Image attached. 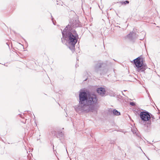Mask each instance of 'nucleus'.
<instances>
[{
  "instance_id": "obj_1",
  "label": "nucleus",
  "mask_w": 160,
  "mask_h": 160,
  "mask_svg": "<svg viewBox=\"0 0 160 160\" xmlns=\"http://www.w3.org/2000/svg\"><path fill=\"white\" fill-rule=\"evenodd\" d=\"M79 92V105L75 107L76 111L78 113L96 111L98 108L96 95L84 90Z\"/></svg>"
},
{
  "instance_id": "obj_2",
  "label": "nucleus",
  "mask_w": 160,
  "mask_h": 160,
  "mask_svg": "<svg viewBox=\"0 0 160 160\" xmlns=\"http://www.w3.org/2000/svg\"><path fill=\"white\" fill-rule=\"evenodd\" d=\"M63 38L67 41L69 45V48L72 51L75 50V45L77 43L78 35L75 29H72L69 25H67L62 31Z\"/></svg>"
},
{
  "instance_id": "obj_3",
  "label": "nucleus",
  "mask_w": 160,
  "mask_h": 160,
  "mask_svg": "<svg viewBox=\"0 0 160 160\" xmlns=\"http://www.w3.org/2000/svg\"><path fill=\"white\" fill-rule=\"evenodd\" d=\"M131 62L137 68V71L138 72H144L147 68V65L143 63V59L141 56L134 59Z\"/></svg>"
},
{
  "instance_id": "obj_4",
  "label": "nucleus",
  "mask_w": 160,
  "mask_h": 160,
  "mask_svg": "<svg viewBox=\"0 0 160 160\" xmlns=\"http://www.w3.org/2000/svg\"><path fill=\"white\" fill-rule=\"evenodd\" d=\"M151 114L146 110H143L141 111L139 116L142 121L144 122H148L147 124V127H149L151 124V121H150L151 119Z\"/></svg>"
},
{
  "instance_id": "obj_5",
  "label": "nucleus",
  "mask_w": 160,
  "mask_h": 160,
  "mask_svg": "<svg viewBox=\"0 0 160 160\" xmlns=\"http://www.w3.org/2000/svg\"><path fill=\"white\" fill-rule=\"evenodd\" d=\"M103 63L102 62H97L94 66V72L97 74H99L100 76L104 74V70L102 69Z\"/></svg>"
},
{
  "instance_id": "obj_6",
  "label": "nucleus",
  "mask_w": 160,
  "mask_h": 160,
  "mask_svg": "<svg viewBox=\"0 0 160 160\" xmlns=\"http://www.w3.org/2000/svg\"><path fill=\"white\" fill-rule=\"evenodd\" d=\"M138 35L136 33L133 32H130V33L127 35V38L131 41H133L137 38Z\"/></svg>"
},
{
  "instance_id": "obj_7",
  "label": "nucleus",
  "mask_w": 160,
  "mask_h": 160,
  "mask_svg": "<svg viewBox=\"0 0 160 160\" xmlns=\"http://www.w3.org/2000/svg\"><path fill=\"white\" fill-rule=\"evenodd\" d=\"M68 25H69L70 26L72 29H74V28L81 27V25L79 21H76L73 22L72 23L69 24Z\"/></svg>"
},
{
  "instance_id": "obj_8",
  "label": "nucleus",
  "mask_w": 160,
  "mask_h": 160,
  "mask_svg": "<svg viewBox=\"0 0 160 160\" xmlns=\"http://www.w3.org/2000/svg\"><path fill=\"white\" fill-rule=\"evenodd\" d=\"M97 92L101 96H103L106 93V90L104 88L100 87L97 89Z\"/></svg>"
},
{
  "instance_id": "obj_9",
  "label": "nucleus",
  "mask_w": 160,
  "mask_h": 160,
  "mask_svg": "<svg viewBox=\"0 0 160 160\" xmlns=\"http://www.w3.org/2000/svg\"><path fill=\"white\" fill-rule=\"evenodd\" d=\"M64 137V134L62 132L58 131V132L56 137L58 138H63Z\"/></svg>"
},
{
  "instance_id": "obj_10",
  "label": "nucleus",
  "mask_w": 160,
  "mask_h": 160,
  "mask_svg": "<svg viewBox=\"0 0 160 160\" xmlns=\"http://www.w3.org/2000/svg\"><path fill=\"white\" fill-rule=\"evenodd\" d=\"M129 1H120L119 2H117L118 3H120L122 5H125L127 4H128L129 3Z\"/></svg>"
},
{
  "instance_id": "obj_11",
  "label": "nucleus",
  "mask_w": 160,
  "mask_h": 160,
  "mask_svg": "<svg viewBox=\"0 0 160 160\" xmlns=\"http://www.w3.org/2000/svg\"><path fill=\"white\" fill-rule=\"evenodd\" d=\"M113 113L114 115L116 116H119L120 115V112L116 109L113 110Z\"/></svg>"
},
{
  "instance_id": "obj_12",
  "label": "nucleus",
  "mask_w": 160,
  "mask_h": 160,
  "mask_svg": "<svg viewBox=\"0 0 160 160\" xmlns=\"http://www.w3.org/2000/svg\"><path fill=\"white\" fill-rule=\"evenodd\" d=\"M51 134H52V135L53 136H56L57 135V132L55 131L54 130H52V131H51Z\"/></svg>"
},
{
  "instance_id": "obj_13",
  "label": "nucleus",
  "mask_w": 160,
  "mask_h": 160,
  "mask_svg": "<svg viewBox=\"0 0 160 160\" xmlns=\"http://www.w3.org/2000/svg\"><path fill=\"white\" fill-rule=\"evenodd\" d=\"M130 104L132 106H135V102H130Z\"/></svg>"
},
{
  "instance_id": "obj_14",
  "label": "nucleus",
  "mask_w": 160,
  "mask_h": 160,
  "mask_svg": "<svg viewBox=\"0 0 160 160\" xmlns=\"http://www.w3.org/2000/svg\"><path fill=\"white\" fill-rule=\"evenodd\" d=\"M115 142V141H112L110 142V143L111 144H114Z\"/></svg>"
},
{
  "instance_id": "obj_15",
  "label": "nucleus",
  "mask_w": 160,
  "mask_h": 160,
  "mask_svg": "<svg viewBox=\"0 0 160 160\" xmlns=\"http://www.w3.org/2000/svg\"><path fill=\"white\" fill-rule=\"evenodd\" d=\"M52 22H53V23L54 25H55V23H54L53 21V18L52 16Z\"/></svg>"
},
{
  "instance_id": "obj_16",
  "label": "nucleus",
  "mask_w": 160,
  "mask_h": 160,
  "mask_svg": "<svg viewBox=\"0 0 160 160\" xmlns=\"http://www.w3.org/2000/svg\"><path fill=\"white\" fill-rule=\"evenodd\" d=\"M122 92V94L124 96H125V95Z\"/></svg>"
},
{
  "instance_id": "obj_17",
  "label": "nucleus",
  "mask_w": 160,
  "mask_h": 160,
  "mask_svg": "<svg viewBox=\"0 0 160 160\" xmlns=\"http://www.w3.org/2000/svg\"><path fill=\"white\" fill-rule=\"evenodd\" d=\"M87 79V78H86L84 80V81H86Z\"/></svg>"
},
{
  "instance_id": "obj_18",
  "label": "nucleus",
  "mask_w": 160,
  "mask_h": 160,
  "mask_svg": "<svg viewBox=\"0 0 160 160\" xmlns=\"http://www.w3.org/2000/svg\"><path fill=\"white\" fill-rule=\"evenodd\" d=\"M20 116L21 117H22V115L20 114Z\"/></svg>"
},
{
  "instance_id": "obj_19",
  "label": "nucleus",
  "mask_w": 160,
  "mask_h": 160,
  "mask_svg": "<svg viewBox=\"0 0 160 160\" xmlns=\"http://www.w3.org/2000/svg\"><path fill=\"white\" fill-rule=\"evenodd\" d=\"M62 42H63V40H62Z\"/></svg>"
},
{
  "instance_id": "obj_20",
  "label": "nucleus",
  "mask_w": 160,
  "mask_h": 160,
  "mask_svg": "<svg viewBox=\"0 0 160 160\" xmlns=\"http://www.w3.org/2000/svg\"><path fill=\"white\" fill-rule=\"evenodd\" d=\"M127 91L126 90H124L123 91H124V92H125V91Z\"/></svg>"
}]
</instances>
